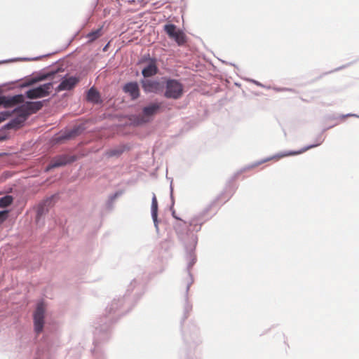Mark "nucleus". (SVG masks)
I'll list each match as a JSON object with an SVG mask.
<instances>
[{"instance_id":"f257e3e1","label":"nucleus","mask_w":359,"mask_h":359,"mask_svg":"<svg viewBox=\"0 0 359 359\" xmlns=\"http://www.w3.org/2000/svg\"><path fill=\"white\" fill-rule=\"evenodd\" d=\"M184 93V86L178 80L168 79L165 83L164 97L168 99L178 100Z\"/></svg>"},{"instance_id":"f03ea898","label":"nucleus","mask_w":359,"mask_h":359,"mask_svg":"<svg viewBox=\"0 0 359 359\" xmlns=\"http://www.w3.org/2000/svg\"><path fill=\"white\" fill-rule=\"evenodd\" d=\"M162 102H153L142 109V114L139 117V123H144L149 122L152 117L158 113L162 107Z\"/></svg>"},{"instance_id":"7ed1b4c3","label":"nucleus","mask_w":359,"mask_h":359,"mask_svg":"<svg viewBox=\"0 0 359 359\" xmlns=\"http://www.w3.org/2000/svg\"><path fill=\"white\" fill-rule=\"evenodd\" d=\"M46 306L43 302H39L34 313V330L37 334L42 332L44 325Z\"/></svg>"},{"instance_id":"20e7f679","label":"nucleus","mask_w":359,"mask_h":359,"mask_svg":"<svg viewBox=\"0 0 359 359\" xmlns=\"http://www.w3.org/2000/svg\"><path fill=\"white\" fill-rule=\"evenodd\" d=\"M43 107V102L36 101V102H26L23 103L21 106L16 108L13 111L14 112H22V118H27L32 114H34L39 110H40Z\"/></svg>"},{"instance_id":"39448f33","label":"nucleus","mask_w":359,"mask_h":359,"mask_svg":"<svg viewBox=\"0 0 359 359\" xmlns=\"http://www.w3.org/2000/svg\"><path fill=\"white\" fill-rule=\"evenodd\" d=\"M164 30L168 36L174 39L179 46H182L186 43V36L184 33L177 29L173 24H168L164 26Z\"/></svg>"},{"instance_id":"423d86ee","label":"nucleus","mask_w":359,"mask_h":359,"mask_svg":"<svg viewBox=\"0 0 359 359\" xmlns=\"http://www.w3.org/2000/svg\"><path fill=\"white\" fill-rule=\"evenodd\" d=\"M53 83H47L37 88L30 89L26 92L29 99H36L48 96L53 88Z\"/></svg>"},{"instance_id":"0eeeda50","label":"nucleus","mask_w":359,"mask_h":359,"mask_svg":"<svg viewBox=\"0 0 359 359\" xmlns=\"http://www.w3.org/2000/svg\"><path fill=\"white\" fill-rule=\"evenodd\" d=\"M24 102V96L22 95H16L13 97L0 96V106L5 108L13 107L18 104Z\"/></svg>"},{"instance_id":"6e6552de","label":"nucleus","mask_w":359,"mask_h":359,"mask_svg":"<svg viewBox=\"0 0 359 359\" xmlns=\"http://www.w3.org/2000/svg\"><path fill=\"white\" fill-rule=\"evenodd\" d=\"M143 90L147 93H158L163 89L161 83L156 80L146 79L142 81Z\"/></svg>"},{"instance_id":"1a4fd4ad","label":"nucleus","mask_w":359,"mask_h":359,"mask_svg":"<svg viewBox=\"0 0 359 359\" xmlns=\"http://www.w3.org/2000/svg\"><path fill=\"white\" fill-rule=\"evenodd\" d=\"M313 147H314L313 145H311V146L308 147H306V148H305V149H302L301 151H285V152H281V153L277 154H276V155H274L273 156H271V157H269V158H266L265 159L262 160L261 161L255 164V165H260L262 163H266V162L271 161V160L278 161L280 158H284V157L300 154L306 151L307 149L313 148Z\"/></svg>"},{"instance_id":"9d476101","label":"nucleus","mask_w":359,"mask_h":359,"mask_svg":"<svg viewBox=\"0 0 359 359\" xmlns=\"http://www.w3.org/2000/svg\"><path fill=\"white\" fill-rule=\"evenodd\" d=\"M124 93L128 94L133 100L140 96V88L137 82H129L125 84L123 88Z\"/></svg>"},{"instance_id":"9b49d317","label":"nucleus","mask_w":359,"mask_h":359,"mask_svg":"<svg viewBox=\"0 0 359 359\" xmlns=\"http://www.w3.org/2000/svg\"><path fill=\"white\" fill-rule=\"evenodd\" d=\"M74 161V158L68 157L67 156H60L52 160L50 163L46 168V170H49L52 168L62 166L66 165L67 163H70Z\"/></svg>"},{"instance_id":"f8f14e48","label":"nucleus","mask_w":359,"mask_h":359,"mask_svg":"<svg viewBox=\"0 0 359 359\" xmlns=\"http://www.w3.org/2000/svg\"><path fill=\"white\" fill-rule=\"evenodd\" d=\"M78 82L79 79L74 76L65 79L55 90L57 92L71 90L76 85Z\"/></svg>"},{"instance_id":"ddd939ff","label":"nucleus","mask_w":359,"mask_h":359,"mask_svg":"<svg viewBox=\"0 0 359 359\" xmlns=\"http://www.w3.org/2000/svg\"><path fill=\"white\" fill-rule=\"evenodd\" d=\"M157 72L158 67L156 60L151 59L147 66L142 69V74L144 77H150L157 74Z\"/></svg>"},{"instance_id":"4468645a","label":"nucleus","mask_w":359,"mask_h":359,"mask_svg":"<svg viewBox=\"0 0 359 359\" xmlns=\"http://www.w3.org/2000/svg\"><path fill=\"white\" fill-rule=\"evenodd\" d=\"M102 28H103V27L102 26L100 28L89 32L86 35V38L88 39V43H90L95 41L96 39H97L100 36H102L103 34Z\"/></svg>"},{"instance_id":"2eb2a0df","label":"nucleus","mask_w":359,"mask_h":359,"mask_svg":"<svg viewBox=\"0 0 359 359\" xmlns=\"http://www.w3.org/2000/svg\"><path fill=\"white\" fill-rule=\"evenodd\" d=\"M100 99L99 93L93 88H91L87 93V100L93 102H98Z\"/></svg>"},{"instance_id":"dca6fc26","label":"nucleus","mask_w":359,"mask_h":359,"mask_svg":"<svg viewBox=\"0 0 359 359\" xmlns=\"http://www.w3.org/2000/svg\"><path fill=\"white\" fill-rule=\"evenodd\" d=\"M18 115V117L16 118L13 119L8 124V127L9 128H14L17 126L20 125L22 123H23L27 118H22V112H16Z\"/></svg>"},{"instance_id":"f3484780","label":"nucleus","mask_w":359,"mask_h":359,"mask_svg":"<svg viewBox=\"0 0 359 359\" xmlns=\"http://www.w3.org/2000/svg\"><path fill=\"white\" fill-rule=\"evenodd\" d=\"M50 203H51V199L49 198L39 205L38 209H37V217H38L41 216L46 211H47V209L46 208V205H50Z\"/></svg>"},{"instance_id":"a211bd4d","label":"nucleus","mask_w":359,"mask_h":359,"mask_svg":"<svg viewBox=\"0 0 359 359\" xmlns=\"http://www.w3.org/2000/svg\"><path fill=\"white\" fill-rule=\"evenodd\" d=\"M158 202L155 194L153 195L151 202V214L154 221L157 219Z\"/></svg>"},{"instance_id":"6ab92c4d","label":"nucleus","mask_w":359,"mask_h":359,"mask_svg":"<svg viewBox=\"0 0 359 359\" xmlns=\"http://www.w3.org/2000/svg\"><path fill=\"white\" fill-rule=\"evenodd\" d=\"M13 202V197L11 196H6L0 198V207L6 208L10 205Z\"/></svg>"},{"instance_id":"aec40b11","label":"nucleus","mask_w":359,"mask_h":359,"mask_svg":"<svg viewBox=\"0 0 359 359\" xmlns=\"http://www.w3.org/2000/svg\"><path fill=\"white\" fill-rule=\"evenodd\" d=\"M11 114L8 111L0 112V123L7 119Z\"/></svg>"},{"instance_id":"412c9836","label":"nucleus","mask_w":359,"mask_h":359,"mask_svg":"<svg viewBox=\"0 0 359 359\" xmlns=\"http://www.w3.org/2000/svg\"><path fill=\"white\" fill-rule=\"evenodd\" d=\"M47 77V76H41L40 78H39L38 79H34L32 80L31 82H30V84H32L36 81H42L44 79H46Z\"/></svg>"},{"instance_id":"4be33fe9","label":"nucleus","mask_w":359,"mask_h":359,"mask_svg":"<svg viewBox=\"0 0 359 359\" xmlns=\"http://www.w3.org/2000/svg\"><path fill=\"white\" fill-rule=\"evenodd\" d=\"M172 216H173L175 218H176L177 219H180V220H181V219L178 218V217L176 216V215H175V212H172Z\"/></svg>"},{"instance_id":"5701e85b","label":"nucleus","mask_w":359,"mask_h":359,"mask_svg":"<svg viewBox=\"0 0 359 359\" xmlns=\"http://www.w3.org/2000/svg\"><path fill=\"white\" fill-rule=\"evenodd\" d=\"M116 153H115V152L112 151L111 155H116Z\"/></svg>"},{"instance_id":"b1692460","label":"nucleus","mask_w":359,"mask_h":359,"mask_svg":"<svg viewBox=\"0 0 359 359\" xmlns=\"http://www.w3.org/2000/svg\"><path fill=\"white\" fill-rule=\"evenodd\" d=\"M2 213H0V215H1Z\"/></svg>"}]
</instances>
